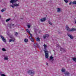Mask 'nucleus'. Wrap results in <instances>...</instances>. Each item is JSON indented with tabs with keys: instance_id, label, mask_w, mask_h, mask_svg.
<instances>
[{
	"instance_id": "nucleus-1",
	"label": "nucleus",
	"mask_w": 76,
	"mask_h": 76,
	"mask_svg": "<svg viewBox=\"0 0 76 76\" xmlns=\"http://www.w3.org/2000/svg\"><path fill=\"white\" fill-rule=\"evenodd\" d=\"M18 0H11L10 1V2L12 4V5H10V7H12V8H14L15 7H18V6H19V4H18L15 3L13 4L14 3H15L16 1H17Z\"/></svg>"
},
{
	"instance_id": "nucleus-2",
	"label": "nucleus",
	"mask_w": 76,
	"mask_h": 76,
	"mask_svg": "<svg viewBox=\"0 0 76 76\" xmlns=\"http://www.w3.org/2000/svg\"><path fill=\"white\" fill-rule=\"evenodd\" d=\"M28 34L31 36V37H29L30 39H31L32 42H34V38H32V34H31L30 32Z\"/></svg>"
},
{
	"instance_id": "nucleus-3",
	"label": "nucleus",
	"mask_w": 76,
	"mask_h": 76,
	"mask_svg": "<svg viewBox=\"0 0 76 76\" xmlns=\"http://www.w3.org/2000/svg\"><path fill=\"white\" fill-rule=\"evenodd\" d=\"M28 74L30 75L31 76H33L35 73L34 72H33L32 70H29L28 72Z\"/></svg>"
},
{
	"instance_id": "nucleus-4",
	"label": "nucleus",
	"mask_w": 76,
	"mask_h": 76,
	"mask_svg": "<svg viewBox=\"0 0 76 76\" xmlns=\"http://www.w3.org/2000/svg\"><path fill=\"white\" fill-rule=\"evenodd\" d=\"M66 30L68 32H70V31H76V29H72L71 30H70V29H66Z\"/></svg>"
},
{
	"instance_id": "nucleus-5",
	"label": "nucleus",
	"mask_w": 76,
	"mask_h": 76,
	"mask_svg": "<svg viewBox=\"0 0 76 76\" xmlns=\"http://www.w3.org/2000/svg\"><path fill=\"white\" fill-rule=\"evenodd\" d=\"M0 37L2 39L3 41H4V42H6V39H4V37H3V36H2V35H1Z\"/></svg>"
},
{
	"instance_id": "nucleus-6",
	"label": "nucleus",
	"mask_w": 76,
	"mask_h": 76,
	"mask_svg": "<svg viewBox=\"0 0 76 76\" xmlns=\"http://www.w3.org/2000/svg\"><path fill=\"white\" fill-rule=\"evenodd\" d=\"M45 57L46 58H48V52L45 53Z\"/></svg>"
},
{
	"instance_id": "nucleus-7",
	"label": "nucleus",
	"mask_w": 76,
	"mask_h": 76,
	"mask_svg": "<svg viewBox=\"0 0 76 76\" xmlns=\"http://www.w3.org/2000/svg\"><path fill=\"white\" fill-rule=\"evenodd\" d=\"M45 20H46V18H42L40 19L41 22H45Z\"/></svg>"
},
{
	"instance_id": "nucleus-8",
	"label": "nucleus",
	"mask_w": 76,
	"mask_h": 76,
	"mask_svg": "<svg viewBox=\"0 0 76 76\" xmlns=\"http://www.w3.org/2000/svg\"><path fill=\"white\" fill-rule=\"evenodd\" d=\"M67 35L68 36H69V37L70 38H71V39H73L74 38L73 37V36L71 35H70V34H68Z\"/></svg>"
},
{
	"instance_id": "nucleus-9",
	"label": "nucleus",
	"mask_w": 76,
	"mask_h": 76,
	"mask_svg": "<svg viewBox=\"0 0 76 76\" xmlns=\"http://www.w3.org/2000/svg\"><path fill=\"white\" fill-rule=\"evenodd\" d=\"M57 12H61V8H57Z\"/></svg>"
},
{
	"instance_id": "nucleus-10",
	"label": "nucleus",
	"mask_w": 76,
	"mask_h": 76,
	"mask_svg": "<svg viewBox=\"0 0 76 76\" xmlns=\"http://www.w3.org/2000/svg\"><path fill=\"white\" fill-rule=\"evenodd\" d=\"M64 74L65 75H67V76H69V74H70L69 72H65L64 73Z\"/></svg>"
},
{
	"instance_id": "nucleus-11",
	"label": "nucleus",
	"mask_w": 76,
	"mask_h": 76,
	"mask_svg": "<svg viewBox=\"0 0 76 76\" xmlns=\"http://www.w3.org/2000/svg\"><path fill=\"white\" fill-rule=\"evenodd\" d=\"M49 34H46L45 35L43 36L44 39H45V38H46V37H49Z\"/></svg>"
},
{
	"instance_id": "nucleus-12",
	"label": "nucleus",
	"mask_w": 76,
	"mask_h": 76,
	"mask_svg": "<svg viewBox=\"0 0 76 76\" xmlns=\"http://www.w3.org/2000/svg\"><path fill=\"white\" fill-rule=\"evenodd\" d=\"M44 51H45V53L48 52V51H47V50L46 48H44Z\"/></svg>"
},
{
	"instance_id": "nucleus-13",
	"label": "nucleus",
	"mask_w": 76,
	"mask_h": 76,
	"mask_svg": "<svg viewBox=\"0 0 76 76\" xmlns=\"http://www.w3.org/2000/svg\"><path fill=\"white\" fill-rule=\"evenodd\" d=\"M60 51H63V52H64L65 51V50L64 49L61 48V47H60Z\"/></svg>"
},
{
	"instance_id": "nucleus-14",
	"label": "nucleus",
	"mask_w": 76,
	"mask_h": 76,
	"mask_svg": "<svg viewBox=\"0 0 76 76\" xmlns=\"http://www.w3.org/2000/svg\"><path fill=\"white\" fill-rule=\"evenodd\" d=\"M36 41H39V42L40 41V39L39 37H37V38H36Z\"/></svg>"
},
{
	"instance_id": "nucleus-15",
	"label": "nucleus",
	"mask_w": 76,
	"mask_h": 76,
	"mask_svg": "<svg viewBox=\"0 0 76 76\" xmlns=\"http://www.w3.org/2000/svg\"><path fill=\"white\" fill-rule=\"evenodd\" d=\"M53 58L54 57L52 56H50V60H52V61H53V60H54V58Z\"/></svg>"
},
{
	"instance_id": "nucleus-16",
	"label": "nucleus",
	"mask_w": 76,
	"mask_h": 76,
	"mask_svg": "<svg viewBox=\"0 0 76 76\" xmlns=\"http://www.w3.org/2000/svg\"><path fill=\"white\" fill-rule=\"evenodd\" d=\"M10 38H11V39H12V40H14V41H15V38H14L13 37H10Z\"/></svg>"
},
{
	"instance_id": "nucleus-17",
	"label": "nucleus",
	"mask_w": 76,
	"mask_h": 76,
	"mask_svg": "<svg viewBox=\"0 0 76 76\" xmlns=\"http://www.w3.org/2000/svg\"><path fill=\"white\" fill-rule=\"evenodd\" d=\"M31 24H28V25H27V26L28 28H30V27H31Z\"/></svg>"
},
{
	"instance_id": "nucleus-18",
	"label": "nucleus",
	"mask_w": 76,
	"mask_h": 76,
	"mask_svg": "<svg viewBox=\"0 0 76 76\" xmlns=\"http://www.w3.org/2000/svg\"><path fill=\"white\" fill-rule=\"evenodd\" d=\"M24 42H28V39H24Z\"/></svg>"
},
{
	"instance_id": "nucleus-19",
	"label": "nucleus",
	"mask_w": 76,
	"mask_h": 76,
	"mask_svg": "<svg viewBox=\"0 0 76 76\" xmlns=\"http://www.w3.org/2000/svg\"><path fill=\"white\" fill-rule=\"evenodd\" d=\"M72 60H73V61H75V62H76V58H73Z\"/></svg>"
},
{
	"instance_id": "nucleus-20",
	"label": "nucleus",
	"mask_w": 76,
	"mask_h": 76,
	"mask_svg": "<svg viewBox=\"0 0 76 76\" xmlns=\"http://www.w3.org/2000/svg\"><path fill=\"white\" fill-rule=\"evenodd\" d=\"M4 11H6V8L3 9L1 10L2 12H4Z\"/></svg>"
},
{
	"instance_id": "nucleus-21",
	"label": "nucleus",
	"mask_w": 76,
	"mask_h": 76,
	"mask_svg": "<svg viewBox=\"0 0 76 76\" xmlns=\"http://www.w3.org/2000/svg\"><path fill=\"white\" fill-rule=\"evenodd\" d=\"M15 35L16 36V37H17V36L18 35V33L17 32H15Z\"/></svg>"
},
{
	"instance_id": "nucleus-22",
	"label": "nucleus",
	"mask_w": 76,
	"mask_h": 76,
	"mask_svg": "<svg viewBox=\"0 0 76 76\" xmlns=\"http://www.w3.org/2000/svg\"><path fill=\"white\" fill-rule=\"evenodd\" d=\"M12 42H14L15 41V40H12V39H10L9 40V42H12Z\"/></svg>"
},
{
	"instance_id": "nucleus-23",
	"label": "nucleus",
	"mask_w": 76,
	"mask_h": 76,
	"mask_svg": "<svg viewBox=\"0 0 76 76\" xmlns=\"http://www.w3.org/2000/svg\"><path fill=\"white\" fill-rule=\"evenodd\" d=\"M10 20H11V19H10V18H8V19H7V20H6V22H9V21H10Z\"/></svg>"
},
{
	"instance_id": "nucleus-24",
	"label": "nucleus",
	"mask_w": 76,
	"mask_h": 76,
	"mask_svg": "<svg viewBox=\"0 0 76 76\" xmlns=\"http://www.w3.org/2000/svg\"><path fill=\"white\" fill-rule=\"evenodd\" d=\"M65 28L66 29H69L70 28H69V26H68V25H66V26L65 27Z\"/></svg>"
},
{
	"instance_id": "nucleus-25",
	"label": "nucleus",
	"mask_w": 76,
	"mask_h": 76,
	"mask_svg": "<svg viewBox=\"0 0 76 76\" xmlns=\"http://www.w3.org/2000/svg\"><path fill=\"white\" fill-rule=\"evenodd\" d=\"M26 32H28V34H29V33L30 32V31H29V30L28 29H26Z\"/></svg>"
},
{
	"instance_id": "nucleus-26",
	"label": "nucleus",
	"mask_w": 76,
	"mask_h": 76,
	"mask_svg": "<svg viewBox=\"0 0 76 76\" xmlns=\"http://www.w3.org/2000/svg\"><path fill=\"white\" fill-rule=\"evenodd\" d=\"M37 46L39 48V45H38V44L37 43H36V47H37Z\"/></svg>"
},
{
	"instance_id": "nucleus-27",
	"label": "nucleus",
	"mask_w": 76,
	"mask_h": 76,
	"mask_svg": "<svg viewBox=\"0 0 76 76\" xmlns=\"http://www.w3.org/2000/svg\"><path fill=\"white\" fill-rule=\"evenodd\" d=\"M72 3L73 4H76V1H74Z\"/></svg>"
},
{
	"instance_id": "nucleus-28",
	"label": "nucleus",
	"mask_w": 76,
	"mask_h": 76,
	"mask_svg": "<svg viewBox=\"0 0 76 76\" xmlns=\"http://www.w3.org/2000/svg\"><path fill=\"white\" fill-rule=\"evenodd\" d=\"M64 1H65L66 3L67 4L68 3V0H64Z\"/></svg>"
},
{
	"instance_id": "nucleus-29",
	"label": "nucleus",
	"mask_w": 76,
	"mask_h": 76,
	"mask_svg": "<svg viewBox=\"0 0 76 76\" xmlns=\"http://www.w3.org/2000/svg\"><path fill=\"white\" fill-rule=\"evenodd\" d=\"M65 70L64 69H62L61 70V71L62 72H64L65 71Z\"/></svg>"
},
{
	"instance_id": "nucleus-30",
	"label": "nucleus",
	"mask_w": 76,
	"mask_h": 76,
	"mask_svg": "<svg viewBox=\"0 0 76 76\" xmlns=\"http://www.w3.org/2000/svg\"><path fill=\"white\" fill-rule=\"evenodd\" d=\"M48 23H49L50 25H52V23H51V22H50V21H48Z\"/></svg>"
},
{
	"instance_id": "nucleus-31",
	"label": "nucleus",
	"mask_w": 76,
	"mask_h": 76,
	"mask_svg": "<svg viewBox=\"0 0 76 76\" xmlns=\"http://www.w3.org/2000/svg\"><path fill=\"white\" fill-rule=\"evenodd\" d=\"M14 26V24H10V27H11V26Z\"/></svg>"
},
{
	"instance_id": "nucleus-32",
	"label": "nucleus",
	"mask_w": 76,
	"mask_h": 76,
	"mask_svg": "<svg viewBox=\"0 0 76 76\" xmlns=\"http://www.w3.org/2000/svg\"><path fill=\"white\" fill-rule=\"evenodd\" d=\"M2 51H6V49H5V48H3L2 49Z\"/></svg>"
},
{
	"instance_id": "nucleus-33",
	"label": "nucleus",
	"mask_w": 76,
	"mask_h": 76,
	"mask_svg": "<svg viewBox=\"0 0 76 76\" xmlns=\"http://www.w3.org/2000/svg\"><path fill=\"white\" fill-rule=\"evenodd\" d=\"M43 46H44V48H46V47H47V46L45 44Z\"/></svg>"
},
{
	"instance_id": "nucleus-34",
	"label": "nucleus",
	"mask_w": 76,
	"mask_h": 76,
	"mask_svg": "<svg viewBox=\"0 0 76 76\" xmlns=\"http://www.w3.org/2000/svg\"><path fill=\"white\" fill-rule=\"evenodd\" d=\"M4 60H8V58L7 57H5L4 58Z\"/></svg>"
},
{
	"instance_id": "nucleus-35",
	"label": "nucleus",
	"mask_w": 76,
	"mask_h": 76,
	"mask_svg": "<svg viewBox=\"0 0 76 76\" xmlns=\"http://www.w3.org/2000/svg\"><path fill=\"white\" fill-rule=\"evenodd\" d=\"M71 4H72V2H70L69 3V5H71Z\"/></svg>"
},
{
	"instance_id": "nucleus-36",
	"label": "nucleus",
	"mask_w": 76,
	"mask_h": 76,
	"mask_svg": "<svg viewBox=\"0 0 76 76\" xmlns=\"http://www.w3.org/2000/svg\"><path fill=\"white\" fill-rule=\"evenodd\" d=\"M48 63H46V65H47V66H48Z\"/></svg>"
},
{
	"instance_id": "nucleus-37",
	"label": "nucleus",
	"mask_w": 76,
	"mask_h": 76,
	"mask_svg": "<svg viewBox=\"0 0 76 76\" xmlns=\"http://www.w3.org/2000/svg\"><path fill=\"white\" fill-rule=\"evenodd\" d=\"M75 23H76V20L75 21Z\"/></svg>"
},
{
	"instance_id": "nucleus-38",
	"label": "nucleus",
	"mask_w": 76,
	"mask_h": 76,
	"mask_svg": "<svg viewBox=\"0 0 76 76\" xmlns=\"http://www.w3.org/2000/svg\"><path fill=\"white\" fill-rule=\"evenodd\" d=\"M72 29H75V28H72Z\"/></svg>"
},
{
	"instance_id": "nucleus-39",
	"label": "nucleus",
	"mask_w": 76,
	"mask_h": 76,
	"mask_svg": "<svg viewBox=\"0 0 76 76\" xmlns=\"http://www.w3.org/2000/svg\"><path fill=\"white\" fill-rule=\"evenodd\" d=\"M1 16H0V18H1Z\"/></svg>"
}]
</instances>
